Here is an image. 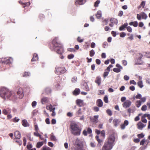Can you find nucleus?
I'll use <instances>...</instances> for the list:
<instances>
[{"label":"nucleus","instance_id":"5701e85b","mask_svg":"<svg viewBox=\"0 0 150 150\" xmlns=\"http://www.w3.org/2000/svg\"><path fill=\"white\" fill-rule=\"evenodd\" d=\"M48 101L49 99L47 97H43L41 99V103L43 104L48 103Z\"/></svg>","mask_w":150,"mask_h":150},{"label":"nucleus","instance_id":"6e6d98bb","mask_svg":"<svg viewBox=\"0 0 150 150\" xmlns=\"http://www.w3.org/2000/svg\"><path fill=\"white\" fill-rule=\"evenodd\" d=\"M78 41L80 43L82 42L83 41V39H81L80 37H78L77 39Z\"/></svg>","mask_w":150,"mask_h":150},{"label":"nucleus","instance_id":"393cba45","mask_svg":"<svg viewBox=\"0 0 150 150\" xmlns=\"http://www.w3.org/2000/svg\"><path fill=\"white\" fill-rule=\"evenodd\" d=\"M129 25H133L134 27H137L138 26V22L137 21L131 22L129 23Z\"/></svg>","mask_w":150,"mask_h":150},{"label":"nucleus","instance_id":"c9c22d12","mask_svg":"<svg viewBox=\"0 0 150 150\" xmlns=\"http://www.w3.org/2000/svg\"><path fill=\"white\" fill-rule=\"evenodd\" d=\"M34 135L35 136L39 137L40 138H41V135L40 134L38 131H35L34 133Z\"/></svg>","mask_w":150,"mask_h":150},{"label":"nucleus","instance_id":"13d9d810","mask_svg":"<svg viewBox=\"0 0 150 150\" xmlns=\"http://www.w3.org/2000/svg\"><path fill=\"white\" fill-rule=\"evenodd\" d=\"M142 97V95L141 94H138L135 96V98L137 99H140Z\"/></svg>","mask_w":150,"mask_h":150},{"label":"nucleus","instance_id":"c85d7f7f","mask_svg":"<svg viewBox=\"0 0 150 150\" xmlns=\"http://www.w3.org/2000/svg\"><path fill=\"white\" fill-rule=\"evenodd\" d=\"M30 75V73L29 72H25L21 74V76L23 77H27Z\"/></svg>","mask_w":150,"mask_h":150},{"label":"nucleus","instance_id":"f03ea898","mask_svg":"<svg viewBox=\"0 0 150 150\" xmlns=\"http://www.w3.org/2000/svg\"><path fill=\"white\" fill-rule=\"evenodd\" d=\"M0 92L1 96V95H4L3 96H1L3 98H5L6 97L7 98L9 99L10 100H13L16 98L14 93L7 88L4 87L2 88Z\"/></svg>","mask_w":150,"mask_h":150},{"label":"nucleus","instance_id":"4468645a","mask_svg":"<svg viewBox=\"0 0 150 150\" xmlns=\"http://www.w3.org/2000/svg\"><path fill=\"white\" fill-rule=\"evenodd\" d=\"M120 122V120L117 119H115L113 120V123L114 126L115 127H117L118 126Z\"/></svg>","mask_w":150,"mask_h":150},{"label":"nucleus","instance_id":"f8f14e48","mask_svg":"<svg viewBox=\"0 0 150 150\" xmlns=\"http://www.w3.org/2000/svg\"><path fill=\"white\" fill-rule=\"evenodd\" d=\"M95 82L98 84V86H100L101 83V79L100 76H98L96 77Z\"/></svg>","mask_w":150,"mask_h":150},{"label":"nucleus","instance_id":"ddd939ff","mask_svg":"<svg viewBox=\"0 0 150 150\" xmlns=\"http://www.w3.org/2000/svg\"><path fill=\"white\" fill-rule=\"evenodd\" d=\"M116 20L114 18H109L107 19H105L103 21V23L104 24V25H106L108 23V21H110V22H111L112 21H115Z\"/></svg>","mask_w":150,"mask_h":150},{"label":"nucleus","instance_id":"9b49d317","mask_svg":"<svg viewBox=\"0 0 150 150\" xmlns=\"http://www.w3.org/2000/svg\"><path fill=\"white\" fill-rule=\"evenodd\" d=\"M146 126V125H144L141 122H139L137 125V128L141 130H142Z\"/></svg>","mask_w":150,"mask_h":150},{"label":"nucleus","instance_id":"412c9836","mask_svg":"<svg viewBox=\"0 0 150 150\" xmlns=\"http://www.w3.org/2000/svg\"><path fill=\"white\" fill-rule=\"evenodd\" d=\"M11 109L9 108H7L6 109H4L2 111L3 113L5 115H7L8 113H11Z\"/></svg>","mask_w":150,"mask_h":150},{"label":"nucleus","instance_id":"4be33fe9","mask_svg":"<svg viewBox=\"0 0 150 150\" xmlns=\"http://www.w3.org/2000/svg\"><path fill=\"white\" fill-rule=\"evenodd\" d=\"M13 141L14 142H16L18 143L19 146H21L22 144V141L18 139H16V138L14 139L13 140Z\"/></svg>","mask_w":150,"mask_h":150},{"label":"nucleus","instance_id":"58836bf2","mask_svg":"<svg viewBox=\"0 0 150 150\" xmlns=\"http://www.w3.org/2000/svg\"><path fill=\"white\" fill-rule=\"evenodd\" d=\"M113 71L116 73H119L121 71V69H119L117 68H115L113 69Z\"/></svg>","mask_w":150,"mask_h":150},{"label":"nucleus","instance_id":"864d4df0","mask_svg":"<svg viewBox=\"0 0 150 150\" xmlns=\"http://www.w3.org/2000/svg\"><path fill=\"white\" fill-rule=\"evenodd\" d=\"M13 121L14 122H18L20 120L19 119L17 118V117H15V118L13 119Z\"/></svg>","mask_w":150,"mask_h":150},{"label":"nucleus","instance_id":"2f4dec72","mask_svg":"<svg viewBox=\"0 0 150 150\" xmlns=\"http://www.w3.org/2000/svg\"><path fill=\"white\" fill-rule=\"evenodd\" d=\"M137 84L138 86L140 88H142L143 86L144 85L143 84V83L142 81H139L137 83Z\"/></svg>","mask_w":150,"mask_h":150},{"label":"nucleus","instance_id":"a18cd8bd","mask_svg":"<svg viewBox=\"0 0 150 150\" xmlns=\"http://www.w3.org/2000/svg\"><path fill=\"white\" fill-rule=\"evenodd\" d=\"M147 110V106L146 105H144L141 108V110L142 111H145Z\"/></svg>","mask_w":150,"mask_h":150},{"label":"nucleus","instance_id":"bf43d9fd","mask_svg":"<svg viewBox=\"0 0 150 150\" xmlns=\"http://www.w3.org/2000/svg\"><path fill=\"white\" fill-rule=\"evenodd\" d=\"M127 30L130 33L132 31V29L130 26H127Z\"/></svg>","mask_w":150,"mask_h":150},{"label":"nucleus","instance_id":"8fccbe9b","mask_svg":"<svg viewBox=\"0 0 150 150\" xmlns=\"http://www.w3.org/2000/svg\"><path fill=\"white\" fill-rule=\"evenodd\" d=\"M98 118V115L94 116V118L93 120V122H96Z\"/></svg>","mask_w":150,"mask_h":150},{"label":"nucleus","instance_id":"37998d69","mask_svg":"<svg viewBox=\"0 0 150 150\" xmlns=\"http://www.w3.org/2000/svg\"><path fill=\"white\" fill-rule=\"evenodd\" d=\"M77 78L76 77L74 76L73 77L71 80V81L73 83H75L77 81Z\"/></svg>","mask_w":150,"mask_h":150},{"label":"nucleus","instance_id":"473e14b6","mask_svg":"<svg viewBox=\"0 0 150 150\" xmlns=\"http://www.w3.org/2000/svg\"><path fill=\"white\" fill-rule=\"evenodd\" d=\"M75 144V145H76L78 146V147H81V146L80 144L79 143V140L78 139H76Z\"/></svg>","mask_w":150,"mask_h":150},{"label":"nucleus","instance_id":"3c124183","mask_svg":"<svg viewBox=\"0 0 150 150\" xmlns=\"http://www.w3.org/2000/svg\"><path fill=\"white\" fill-rule=\"evenodd\" d=\"M74 55L73 54H71L68 55L67 58L69 59H71L74 58Z\"/></svg>","mask_w":150,"mask_h":150},{"label":"nucleus","instance_id":"39448f33","mask_svg":"<svg viewBox=\"0 0 150 150\" xmlns=\"http://www.w3.org/2000/svg\"><path fill=\"white\" fill-rule=\"evenodd\" d=\"M115 139L114 133H112L110 134L107 139V141L108 143L111 144L113 146L115 144L114 142Z\"/></svg>","mask_w":150,"mask_h":150},{"label":"nucleus","instance_id":"dca6fc26","mask_svg":"<svg viewBox=\"0 0 150 150\" xmlns=\"http://www.w3.org/2000/svg\"><path fill=\"white\" fill-rule=\"evenodd\" d=\"M14 136L15 138L20 139L21 137V133L19 131H16L14 133Z\"/></svg>","mask_w":150,"mask_h":150},{"label":"nucleus","instance_id":"774afa93","mask_svg":"<svg viewBox=\"0 0 150 150\" xmlns=\"http://www.w3.org/2000/svg\"><path fill=\"white\" fill-rule=\"evenodd\" d=\"M145 142V140L144 139H143L140 142V144L141 145H142L144 144Z\"/></svg>","mask_w":150,"mask_h":150},{"label":"nucleus","instance_id":"e2e57ef3","mask_svg":"<svg viewBox=\"0 0 150 150\" xmlns=\"http://www.w3.org/2000/svg\"><path fill=\"white\" fill-rule=\"evenodd\" d=\"M87 133L89 134H90L92 132V130L91 128L89 127H88L87 129Z\"/></svg>","mask_w":150,"mask_h":150},{"label":"nucleus","instance_id":"79ce46f5","mask_svg":"<svg viewBox=\"0 0 150 150\" xmlns=\"http://www.w3.org/2000/svg\"><path fill=\"white\" fill-rule=\"evenodd\" d=\"M76 114L78 116H79L82 114V111L81 108H79L78 111L76 112Z\"/></svg>","mask_w":150,"mask_h":150},{"label":"nucleus","instance_id":"338daca9","mask_svg":"<svg viewBox=\"0 0 150 150\" xmlns=\"http://www.w3.org/2000/svg\"><path fill=\"white\" fill-rule=\"evenodd\" d=\"M96 63L98 65L100 64L101 62L100 60L99 59H96Z\"/></svg>","mask_w":150,"mask_h":150},{"label":"nucleus","instance_id":"b1692460","mask_svg":"<svg viewBox=\"0 0 150 150\" xmlns=\"http://www.w3.org/2000/svg\"><path fill=\"white\" fill-rule=\"evenodd\" d=\"M80 93V90L79 89L76 88L73 92V94L74 95L76 96L79 95Z\"/></svg>","mask_w":150,"mask_h":150},{"label":"nucleus","instance_id":"5fc2aeb1","mask_svg":"<svg viewBox=\"0 0 150 150\" xmlns=\"http://www.w3.org/2000/svg\"><path fill=\"white\" fill-rule=\"evenodd\" d=\"M100 3V1L99 0H97L94 3V6L96 7H98V4Z\"/></svg>","mask_w":150,"mask_h":150},{"label":"nucleus","instance_id":"6ab92c4d","mask_svg":"<svg viewBox=\"0 0 150 150\" xmlns=\"http://www.w3.org/2000/svg\"><path fill=\"white\" fill-rule=\"evenodd\" d=\"M76 103L79 107L82 106L83 105V101L80 99L76 100Z\"/></svg>","mask_w":150,"mask_h":150},{"label":"nucleus","instance_id":"69168bd1","mask_svg":"<svg viewBox=\"0 0 150 150\" xmlns=\"http://www.w3.org/2000/svg\"><path fill=\"white\" fill-rule=\"evenodd\" d=\"M141 15L137 14V18L139 20H140L141 19Z\"/></svg>","mask_w":150,"mask_h":150},{"label":"nucleus","instance_id":"0e129e2a","mask_svg":"<svg viewBox=\"0 0 150 150\" xmlns=\"http://www.w3.org/2000/svg\"><path fill=\"white\" fill-rule=\"evenodd\" d=\"M51 139L52 140L56 141V138L55 136L53 135H52L50 137Z\"/></svg>","mask_w":150,"mask_h":150},{"label":"nucleus","instance_id":"052dcab7","mask_svg":"<svg viewBox=\"0 0 150 150\" xmlns=\"http://www.w3.org/2000/svg\"><path fill=\"white\" fill-rule=\"evenodd\" d=\"M140 99L141 100H140L142 101V103H144L146 101V97H144L142 98H141Z\"/></svg>","mask_w":150,"mask_h":150},{"label":"nucleus","instance_id":"680f3d73","mask_svg":"<svg viewBox=\"0 0 150 150\" xmlns=\"http://www.w3.org/2000/svg\"><path fill=\"white\" fill-rule=\"evenodd\" d=\"M126 35V34L124 32H122L120 33V36L121 37L123 38L125 37Z\"/></svg>","mask_w":150,"mask_h":150},{"label":"nucleus","instance_id":"49530a36","mask_svg":"<svg viewBox=\"0 0 150 150\" xmlns=\"http://www.w3.org/2000/svg\"><path fill=\"white\" fill-rule=\"evenodd\" d=\"M108 114L109 116H111L112 115V113L110 109H108L106 111Z\"/></svg>","mask_w":150,"mask_h":150},{"label":"nucleus","instance_id":"f704fd0d","mask_svg":"<svg viewBox=\"0 0 150 150\" xmlns=\"http://www.w3.org/2000/svg\"><path fill=\"white\" fill-rule=\"evenodd\" d=\"M95 54V52L93 50H92L89 51V55L90 56L92 57Z\"/></svg>","mask_w":150,"mask_h":150},{"label":"nucleus","instance_id":"cd10ccee","mask_svg":"<svg viewBox=\"0 0 150 150\" xmlns=\"http://www.w3.org/2000/svg\"><path fill=\"white\" fill-rule=\"evenodd\" d=\"M140 14L141 15L142 18L143 19H146L147 17L146 14L143 12H141Z\"/></svg>","mask_w":150,"mask_h":150},{"label":"nucleus","instance_id":"aec40b11","mask_svg":"<svg viewBox=\"0 0 150 150\" xmlns=\"http://www.w3.org/2000/svg\"><path fill=\"white\" fill-rule=\"evenodd\" d=\"M46 108L47 110H49L50 112H52V111H54L55 110V108H53V106L51 104L47 106Z\"/></svg>","mask_w":150,"mask_h":150},{"label":"nucleus","instance_id":"9d476101","mask_svg":"<svg viewBox=\"0 0 150 150\" xmlns=\"http://www.w3.org/2000/svg\"><path fill=\"white\" fill-rule=\"evenodd\" d=\"M131 102L129 100H126L122 104L123 107L125 108L129 107L131 105Z\"/></svg>","mask_w":150,"mask_h":150},{"label":"nucleus","instance_id":"1a4fd4ad","mask_svg":"<svg viewBox=\"0 0 150 150\" xmlns=\"http://www.w3.org/2000/svg\"><path fill=\"white\" fill-rule=\"evenodd\" d=\"M17 93L18 95V97L20 99H22L24 96L23 91V89L21 88H19L17 91Z\"/></svg>","mask_w":150,"mask_h":150},{"label":"nucleus","instance_id":"72a5a7b5","mask_svg":"<svg viewBox=\"0 0 150 150\" xmlns=\"http://www.w3.org/2000/svg\"><path fill=\"white\" fill-rule=\"evenodd\" d=\"M43 144L42 142H39L37 144L36 147L38 148H40Z\"/></svg>","mask_w":150,"mask_h":150},{"label":"nucleus","instance_id":"603ef678","mask_svg":"<svg viewBox=\"0 0 150 150\" xmlns=\"http://www.w3.org/2000/svg\"><path fill=\"white\" fill-rule=\"evenodd\" d=\"M27 148L28 150H30L32 147V145L28 143L27 146Z\"/></svg>","mask_w":150,"mask_h":150},{"label":"nucleus","instance_id":"2eb2a0df","mask_svg":"<svg viewBox=\"0 0 150 150\" xmlns=\"http://www.w3.org/2000/svg\"><path fill=\"white\" fill-rule=\"evenodd\" d=\"M86 2V0H78L76 1L75 4L77 5H81L84 4Z\"/></svg>","mask_w":150,"mask_h":150},{"label":"nucleus","instance_id":"20e7f679","mask_svg":"<svg viewBox=\"0 0 150 150\" xmlns=\"http://www.w3.org/2000/svg\"><path fill=\"white\" fill-rule=\"evenodd\" d=\"M13 61L12 58L11 57H6L2 58L1 59V62L3 64H11Z\"/></svg>","mask_w":150,"mask_h":150},{"label":"nucleus","instance_id":"4c0bfd02","mask_svg":"<svg viewBox=\"0 0 150 150\" xmlns=\"http://www.w3.org/2000/svg\"><path fill=\"white\" fill-rule=\"evenodd\" d=\"M45 91L48 94L50 93L51 92V89L48 87L46 88L45 89Z\"/></svg>","mask_w":150,"mask_h":150},{"label":"nucleus","instance_id":"c756f323","mask_svg":"<svg viewBox=\"0 0 150 150\" xmlns=\"http://www.w3.org/2000/svg\"><path fill=\"white\" fill-rule=\"evenodd\" d=\"M142 104V101L140 100L137 101L135 103V105L137 108H139Z\"/></svg>","mask_w":150,"mask_h":150},{"label":"nucleus","instance_id":"6e6552de","mask_svg":"<svg viewBox=\"0 0 150 150\" xmlns=\"http://www.w3.org/2000/svg\"><path fill=\"white\" fill-rule=\"evenodd\" d=\"M138 57L135 61V64L137 65H141L143 64V62L141 59L143 57L142 54L140 53L137 54Z\"/></svg>","mask_w":150,"mask_h":150},{"label":"nucleus","instance_id":"ea45409f","mask_svg":"<svg viewBox=\"0 0 150 150\" xmlns=\"http://www.w3.org/2000/svg\"><path fill=\"white\" fill-rule=\"evenodd\" d=\"M41 149L42 150H52L50 148L46 146H43Z\"/></svg>","mask_w":150,"mask_h":150},{"label":"nucleus","instance_id":"bb28decb","mask_svg":"<svg viewBox=\"0 0 150 150\" xmlns=\"http://www.w3.org/2000/svg\"><path fill=\"white\" fill-rule=\"evenodd\" d=\"M128 25V23H125L123 25H122L119 28V30H123L125 28H126Z\"/></svg>","mask_w":150,"mask_h":150},{"label":"nucleus","instance_id":"7c9ffc66","mask_svg":"<svg viewBox=\"0 0 150 150\" xmlns=\"http://www.w3.org/2000/svg\"><path fill=\"white\" fill-rule=\"evenodd\" d=\"M101 11H97L96 16L97 18L99 19L101 17Z\"/></svg>","mask_w":150,"mask_h":150},{"label":"nucleus","instance_id":"de8ad7c7","mask_svg":"<svg viewBox=\"0 0 150 150\" xmlns=\"http://www.w3.org/2000/svg\"><path fill=\"white\" fill-rule=\"evenodd\" d=\"M30 4V2H27L24 3L23 7L25 8L26 6H29Z\"/></svg>","mask_w":150,"mask_h":150},{"label":"nucleus","instance_id":"4d7b16f0","mask_svg":"<svg viewBox=\"0 0 150 150\" xmlns=\"http://www.w3.org/2000/svg\"><path fill=\"white\" fill-rule=\"evenodd\" d=\"M141 121L142 122L144 123H146L147 122V120L144 118L142 117L141 118Z\"/></svg>","mask_w":150,"mask_h":150},{"label":"nucleus","instance_id":"a211bd4d","mask_svg":"<svg viewBox=\"0 0 150 150\" xmlns=\"http://www.w3.org/2000/svg\"><path fill=\"white\" fill-rule=\"evenodd\" d=\"M96 105L99 107H102L103 105V102L101 100L98 99L96 101Z\"/></svg>","mask_w":150,"mask_h":150},{"label":"nucleus","instance_id":"a19ab883","mask_svg":"<svg viewBox=\"0 0 150 150\" xmlns=\"http://www.w3.org/2000/svg\"><path fill=\"white\" fill-rule=\"evenodd\" d=\"M145 4V1H142L141 3L140 6H139V8H140L141 6L143 8H144V6Z\"/></svg>","mask_w":150,"mask_h":150},{"label":"nucleus","instance_id":"a878e982","mask_svg":"<svg viewBox=\"0 0 150 150\" xmlns=\"http://www.w3.org/2000/svg\"><path fill=\"white\" fill-rule=\"evenodd\" d=\"M38 55L36 54H34L33 55V57L31 59V61H36L38 60Z\"/></svg>","mask_w":150,"mask_h":150},{"label":"nucleus","instance_id":"423d86ee","mask_svg":"<svg viewBox=\"0 0 150 150\" xmlns=\"http://www.w3.org/2000/svg\"><path fill=\"white\" fill-rule=\"evenodd\" d=\"M55 69V73L58 75L64 74L66 71L65 68L64 67H57Z\"/></svg>","mask_w":150,"mask_h":150},{"label":"nucleus","instance_id":"c03bdc74","mask_svg":"<svg viewBox=\"0 0 150 150\" xmlns=\"http://www.w3.org/2000/svg\"><path fill=\"white\" fill-rule=\"evenodd\" d=\"M104 101L106 103H108V98L107 96H105L104 98Z\"/></svg>","mask_w":150,"mask_h":150},{"label":"nucleus","instance_id":"f3484780","mask_svg":"<svg viewBox=\"0 0 150 150\" xmlns=\"http://www.w3.org/2000/svg\"><path fill=\"white\" fill-rule=\"evenodd\" d=\"M21 123L23 126L25 127H29L30 125L27 120L25 119L23 120Z\"/></svg>","mask_w":150,"mask_h":150},{"label":"nucleus","instance_id":"09e8293b","mask_svg":"<svg viewBox=\"0 0 150 150\" xmlns=\"http://www.w3.org/2000/svg\"><path fill=\"white\" fill-rule=\"evenodd\" d=\"M137 136L139 138H142L144 137V135L143 133H141L139 134H138L137 135Z\"/></svg>","mask_w":150,"mask_h":150},{"label":"nucleus","instance_id":"0eeeda50","mask_svg":"<svg viewBox=\"0 0 150 150\" xmlns=\"http://www.w3.org/2000/svg\"><path fill=\"white\" fill-rule=\"evenodd\" d=\"M114 146L105 142L102 148V150H110Z\"/></svg>","mask_w":150,"mask_h":150},{"label":"nucleus","instance_id":"7ed1b4c3","mask_svg":"<svg viewBox=\"0 0 150 150\" xmlns=\"http://www.w3.org/2000/svg\"><path fill=\"white\" fill-rule=\"evenodd\" d=\"M70 128L72 134L75 136L80 135L81 129L79 127L77 124L75 122L71 123L70 125Z\"/></svg>","mask_w":150,"mask_h":150},{"label":"nucleus","instance_id":"f257e3e1","mask_svg":"<svg viewBox=\"0 0 150 150\" xmlns=\"http://www.w3.org/2000/svg\"><path fill=\"white\" fill-rule=\"evenodd\" d=\"M51 50H54L57 53L62 54L64 52V50L62 44L58 40V38L55 37L52 40L50 46Z\"/></svg>","mask_w":150,"mask_h":150},{"label":"nucleus","instance_id":"e433bc0d","mask_svg":"<svg viewBox=\"0 0 150 150\" xmlns=\"http://www.w3.org/2000/svg\"><path fill=\"white\" fill-rule=\"evenodd\" d=\"M84 85L85 86L84 88V90L86 91H89L90 90V89L87 83H84Z\"/></svg>","mask_w":150,"mask_h":150}]
</instances>
